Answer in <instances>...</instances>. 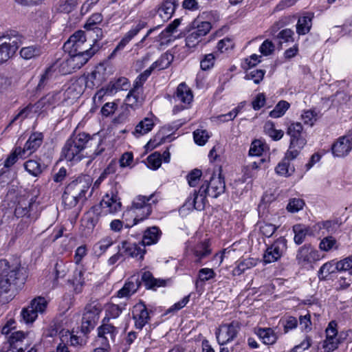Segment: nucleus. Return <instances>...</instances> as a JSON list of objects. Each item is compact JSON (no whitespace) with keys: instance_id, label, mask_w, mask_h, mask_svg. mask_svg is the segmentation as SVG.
<instances>
[{"instance_id":"obj_43","label":"nucleus","mask_w":352,"mask_h":352,"mask_svg":"<svg viewBox=\"0 0 352 352\" xmlns=\"http://www.w3.org/2000/svg\"><path fill=\"white\" fill-rule=\"evenodd\" d=\"M289 160H292L287 159L285 155L283 161L278 164V165L275 168V171L278 175L280 176L288 177L294 172V168L289 167Z\"/></svg>"},{"instance_id":"obj_10","label":"nucleus","mask_w":352,"mask_h":352,"mask_svg":"<svg viewBox=\"0 0 352 352\" xmlns=\"http://www.w3.org/2000/svg\"><path fill=\"white\" fill-rule=\"evenodd\" d=\"M241 329V324L238 321H232L229 324H221L216 333L218 343L224 345L232 341L237 336Z\"/></svg>"},{"instance_id":"obj_52","label":"nucleus","mask_w":352,"mask_h":352,"mask_svg":"<svg viewBox=\"0 0 352 352\" xmlns=\"http://www.w3.org/2000/svg\"><path fill=\"white\" fill-rule=\"evenodd\" d=\"M53 76V72L52 67H48L45 69V72L41 76L40 80L36 87L37 91H41L45 88V87L52 80Z\"/></svg>"},{"instance_id":"obj_22","label":"nucleus","mask_w":352,"mask_h":352,"mask_svg":"<svg viewBox=\"0 0 352 352\" xmlns=\"http://www.w3.org/2000/svg\"><path fill=\"white\" fill-rule=\"evenodd\" d=\"M352 148L351 139L343 136L338 139L331 146L332 153L334 156L341 157L349 154Z\"/></svg>"},{"instance_id":"obj_62","label":"nucleus","mask_w":352,"mask_h":352,"mask_svg":"<svg viewBox=\"0 0 352 352\" xmlns=\"http://www.w3.org/2000/svg\"><path fill=\"white\" fill-rule=\"evenodd\" d=\"M147 161L151 166V168L156 170L162 164V155L160 153L155 152L148 156Z\"/></svg>"},{"instance_id":"obj_8","label":"nucleus","mask_w":352,"mask_h":352,"mask_svg":"<svg viewBox=\"0 0 352 352\" xmlns=\"http://www.w3.org/2000/svg\"><path fill=\"white\" fill-rule=\"evenodd\" d=\"M48 302L45 298L38 296L34 298L30 304L22 309L21 318L25 323H32L38 317V314H43L47 309Z\"/></svg>"},{"instance_id":"obj_60","label":"nucleus","mask_w":352,"mask_h":352,"mask_svg":"<svg viewBox=\"0 0 352 352\" xmlns=\"http://www.w3.org/2000/svg\"><path fill=\"white\" fill-rule=\"evenodd\" d=\"M102 15L100 13L93 14L87 21L84 25L85 29L89 30L96 27L98 24L102 21Z\"/></svg>"},{"instance_id":"obj_58","label":"nucleus","mask_w":352,"mask_h":352,"mask_svg":"<svg viewBox=\"0 0 352 352\" xmlns=\"http://www.w3.org/2000/svg\"><path fill=\"white\" fill-rule=\"evenodd\" d=\"M78 3V0H61L58 10L65 13L72 12Z\"/></svg>"},{"instance_id":"obj_29","label":"nucleus","mask_w":352,"mask_h":352,"mask_svg":"<svg viewBox=\"0 0 352 352\" xmlns=\"http://www.w3.org/2000/svg\"><path fill=\"white\" fill-rule=\"evenodd\" d=\"M161 234L162 232L157 226H153L147 228L144 232L142 240V246L144 248L146 245H151L156 243Z\"/></svg>"},{"instance_id":"obj_13","label":"nucleus","mask_w":352,"mask_h":352,"mask_svg":"<svg viewBox=\"0 0 352 352\" xmlns=\"http://www.w3.org/2000/svg\"><path fill=\"white\" fill-rule=\"evenodd\" d=\"M287 241L283 237L278 239L270 247H268L263 255L265 263L278 261L286 249Z\"/></svg>"},{"instance_id":"obj_27","label":"nucleus","mask_w":352,"mask_h":352,"mask_svg":"<svg viewBox=\"0 0 352 352\" xmlns=\"http://www.w3.org/2000/svg\"><path fill=\"white\" fill-rule=\"evenodd\" d=\"M179 6L177 0H164L158 8L160 16L164 21H168L174 14L175 9Z\"/></svg>"},{"instance_id":"obj_23","label":"nucleus","mask_w":352,"mask_h":352,"mask_svg":"<svg viewBox=\"0 0 352 352\" xmlns=\"http://www.w3.org/2000/svg\"><path fill=\"white\" fill-rule=\"evenodd\" d=\"M102 144L103 139L98 133L91 135L89 134L87 148H90L91 151H92L91 156L93 158L101 155L104 152L105 148L102 146Z\"/></svg>"},{"instance_id":"obj_6","label":"nucleus","mask_w":352,"mask_h":352,"mask_svg":"<svg viewBox=\"0 0 352 352\" xmlns=\"http://www.w3.org/2000/svg\"><path fill=\"white\" fill-rule=\"evenodd\" d=\"M153 195L149 197L138 195L133 201L129 212H132L135 216L133 219V223L125 224L126 228H131L148 217L152 212L151 204L148 203L153 198Z\"/></svg>"},{"instance_id":"obj_57","label":"nucleus","mask_w":352,"mask_h":352,"mask_svg":"<svg viewBox=\"0 0 352 352\" xmlns=\"http://www.w3.org/2000/svg\"><path fill=\"white\" fill-rule=\"evenodd\" d=\"M113 243V241L111 237H109V236L105 237V238L102 239V240H100L99 242H98L94 245L95 252L97 253L98 250H100L99 254H101L103 252H104L109 247L112 245Z\"/></svg>"},{"instance_id":"obj_64","label":"nucleus","mask_w":352,"mask_h":352,"mask_svg":"<svg viewBox=\"0 0 352 352\" xmlns=\"http://www.w3.org/2000/svg\"><path fill=\"white\" fill-rule=\"evenodd\" d=\"M261 56L256 54H252L250 58H245V62L242 65V67L245 70H248L250 68L256 66L258 63L261 62Z\"/></svg>"},{"instance_id":"obj_51","label":"nucleus","mask_w":352,"mask_h":352,"mask_svg":"<svg viewBox=\"0 0 352 352\" xmlns=\"http://www.w3.org/2000/svg\"><path fill=\"white\" fill-rule=\"evenodd\" d=\"M99 209L100 206H94L91 208L92 211L87 213L86 217V227L88 229H94L98 223L100 215L98 211Z\"/></svg>"},{"instance_id":"obj_31","label":"nucleus","mask_w":352,"mask_h":352,"mask_svg":"<svg viewBox=\"0 0 352 352\" xmlns=\"http://www.w3.org/2000/svg\"><path fill=\"white\" fill-rule=\"evenodd\" d=\"M340 225L341 223H340L338 219H336L333 220H327L324 221L318 222V223L313 226V228H314L315 232L319 231L322 229L325 230L327 233L322 232L323 235H324L325 234H332L336 233L338 230Z\"/></svg>"},{"instance_id":"obj_42","label":"nucleus","mask_w":352,"mask_h":352,"mask_svg":"<svg viewBox=\"0 0 352 352\" xmlns=\"http://www.w3.org/2000/svg\"><path fill=\"white\" fill-rule=\"evenodd\" d=\"M264 131L273 140L278 141L280 140L284 135L283 130H278L275 128V124L272 121H267L264 125Z\"/></svg>"},{"instance_id":"obj_56","label":"nucleus","mask_w":352,"mask_h":352,"mask_svg":"<svg viewBox=\"0 0 352 352\" xmlns=\"http://www.w3.org/2000/svg\"><path fill=\"white\" fill-rule=\"evenodd\" d=\"M265 74V71L263 69H255L251 71L249 73L247 72L245 76V79L253 80L255 84H259L263 79Z\"/></svg>"},{"instance_id":"obj_12","label":"nucleus","mask_w":352,"mask_h":352,"mask_svg":"<svg viewBox=\"0 0 352 352\" xmlns=\"http://www.w3.org/2000/svg\"><path fill=\"white\" fill-rule=\"evenodd\" d=\"M109 320V318H104L102 324L97 329L98 340L104 346H109V340L114 342L118 332L116 327L108 323Z\"/></svg>"},{"instance_id":"obj_17","label":"nucleus","mask_w":352,"mask_h":352,"mask_svg":"<svg viewBox=\"0 0 352 352\" xmlns=\"http://www.w3.org/2000/svg\"><path fill=\"white\" fill-rule=\"evenodd\" d=\"M148 23L143 20H139L137 24L133 26L122 38L116 47L112 52L111 56H113L119 50L124 49V47L140 32L141 30L146 28Z\"/></svg>"},{"instance_id":"obj_47","label":"nucleus","mask_w":352,"mask_h":352,"mask_svg":"<svg viewBox=\"0 0 352 352\" xmlns=\"http://www.w3.org/2000/svg\"><path fill=\"white\" fill-rule=\"evenodd\" d=\"M69 138L78 146L82 152L87 148V138H89V133L82 132L79 133H73Z\"/></svg>"},{"instance_id":"obj_19","label":"nucleus","mask_w":352,"mask_h":352,"mask_svg":"<svg viewBox=\"0 0 352 352\" xmlns=\"http://www.w3.org/2000/svg\"><path fill=\"white\" fill-rule=\"evenodd\" d=\"M35 200L32 198L30 199H22L19 201L15 210L14 216L16 218L30 217L31 212L37 208Z\"/></svg>"},{"instance_id":"obj_20","label":"nucleus","mask_w":352,"mask_h":352,"mask_svg":"<svg viewBox=\"0 0 352 352\" xmlns=\"http://www.w3.org/2000/svg\"><path fill=\"white\" fill-rule=\"evenodd\" d=\"M296 258L299 263L311 264L320 259L318 251L314 250L311 245H305L298 251Z\"/></svg>"},{"instance_id":"obj_54","label":"nucleus","mask_w":352,"mask_h":352,"mask_svg":"<svg viewBox=\"0 0 352 352\" xmlns=\"http://www.w3.org/2000/svg\"><path fill=\"white\" fill-rule=\"evenodd\" d=\"M170 62L169 55L164 54L151 65V67L153 69H158L159 70H162L166 69L170 65Z\"/></svg>"},{"instance_id":"obj_15","label":"nucleus","mask_w":352,"mask_h":352,"mask_svg":"<svg viewBox=\"0 0 352 352\" xmlns=\"http://www.w3.org/2000/svg\"><path fill=\"white\" fill-rule=\"evenodd\" d=\"M83 158L82 151L69 138L62 148L60 159L68 162H78Z\"/></svg>"},{"instance_id":"obj_14","label":"nucleus","mask_w":352,"mask_h":352,"mask_svg":"<svg viewBox=\"0 0 352 352\" xmlns=\"http://www.w3.org/2000/svg\"><path fill=\"white\" fill-rule=\"evenodd\" d=\"M132 316L135 328L140 330L142 329L151 318L150 312L142 301H140L133 306Z\"/></svg>"},{"instance_id":"obj_32","label":"nucleus","mask_w":352,"mask_h":352,"mask_svg":"<svg viewBox=\"0 0 352 352\" xmlns=\"http://www.w3.org/2000/svg\"><path fill=\"white\" fill-rule=\"evenodd\" d=\"M25 170L34 177L39 176L45 169V165L41 159L29 160L23 164Z\"/></svg>"},{"instance_id":"obj_34","label":"nucleus","mask_w":352,"mask_h":352,"mask_svg":"<svg viewBox=\"0 0 352 352\" xmlns=\"http://www.w3.org/2000/svg\"><path fill=\"white\" fill-rule=\"evenodd\" d=\"M142 280L148 289H155L157 287H164L166 285V280L155 278L149 272H145L142 275Z\"/></svg>"},{"instance_id":"obj_18","label":"nucleus","mask_w":352,"mask_h":352,"mask_svg":"<svg viewBox=\"0 0 352 352\" xmlns=\"http://www.w3.org/2000/svg\"><path fill=\"white\" fill-rule=\"evenodd\" d=\"M207 197L206 193L204 194L201 192V188L199 190H195L192 195L187 199L184 204V207H186L187 209H195L197 210H202L205 208L207 203Z\"/></svg>"},{"instance_id":"obj_30","label":"nucleus","mask_w":352,"mask_h":352,"mask_svg":"<svg viewBox=\"0 0 352 352\" xmlns=\"http://www.w3.org/2000/svg\"><path fill=\"white\" fill-rule=\"evenodd\" d=\"M43 140V135L42 133L35 132L30 135L28 141L25 144L22 151H24V153L26 151H29L30 154L36 151L40 146L42 144Z\"/></svg>"},{"instance_id":"obj_36","label":"nucleus","mask_w":352,"mask_h":352,"mask_svg":"<svg viewBox=\"0 0 352 352\" xmlns=\"http://www.w3.org/2000/svg\"><path fill=\"white\" fill-rule=\"evenodd\" d=\"M86 41V36L85 32L82 30L76 32L72 36H71L69 40L65 43L63 47L65 50L69 48H80L81 45H83Z\"/></svg>"},{"instance_id":"obj_50","label":"nucleus","mask_w":352,"mask_h":352,"mask_svg":"<svg viewBox=\"0 0 352 352\" xmlns=\"http://www.w3.org/2000/svg\"><path fill=\"white\" fill-rule=\"evenodd\" d=\"M340 271L342 265H322L318 271V277L321 280L328 279L332 274Z\"/></svg>"},{"instance_id":"obj_9","label":"nucleus","mask_w":352,"mask_h":352,"mask_svg":"<svg viewBox=\"0 0 352 352\" xmlns=\"http://www.w3.org/2000/svg\"><path fill=\"white\" fill-rule=\"evenodd\" d=\"M201 188V192L206 194L212 198H217L220 195L223 193L226 190V184L224 177L221 174V168H219L218 177H215L213 173L210 177V180H204Z\"/></svg>"},{"instance_id":"obj_25","label":"nucleus","mask_w":352,"mask_h":352,"mask_svg":"<svg viewBox=\"0 0 352 352\" xmlns=\"http://www.w3.org/2000/svg\"><path fill=\"white\" fill-rule=\"evenodd\" d=\"M175 101H179L184 104H189L193 99V95L190 89L184 83H180L173 96Z\"/></svg>"},{"instance_id":"obj_37","label":"nucleus","mask_w":352,"mask_h":352,"mask_svg":"<svg viewBox=\"0 0 352 352\" xmlns=\"http://www.w3.org/2000/svg\"><path fill=\"white\" fill-rule=\"evenodd\" d=\"M215 273L213 270L210 268H203L199 272L198 278L195 281V287L198 293H201L204 289L203 283L207 280L213 278Z\"/></svg>"},{"instance_id":"obj_38","label":"nucleus","mask_w":352,"mask_h":352,"mask_svg":"<svg viewBox=\"0 0 352 352\" xmlns=\"http://www.w3.org/2000/svg\"><path fill=\"white\" fill-rule=\"evenodd\" d=\"M129 87V80L126 78L121 77L116 81H111L105 88V94L112 95L118 90H126Z\"/></svg>"},{"instance_id":"obj_49","label":"nucleus","mask_w":352,"mask_h":352,"mask_svg":"<svg viewBox=\"0 0 352 352\" xmlns=\"http://www.w3.org/2000/svg\"><path fill=\"white\" fill-rule=\"evenodd\" d=\"M24 154V151H22L21 147H16L5 160V168H9L12 166L18 161L19 157H23Z\"/></svg>"},{"instance_id":"obj_28","label":"nucleus","mask_w":352,"mask_h":352,"mask_svg":"<svg viewBox=\"0 0 352 352\" xmlns=\"http://www.w3.org/2000/svg\"><path fill=\"white\" fill-rule=\"evenodd\" d=\"M26 335L22 331H14L8 335V340L10 347L12 349V352H23L24 349L21 346V343L25 338Z\"/></svg>"},{"instance_id":"obj_53","label":"nucleus","mask_w":352,"mask_h":352,"mask_svg":"<svg viewBox=\"0 0 352 352\" xmlns=\"http://www.w3.org/2000/svg\"><path fill=\"white\" fill-rule=\"evenodd\" d=\"M305 201L302 199L293 198L290 199L287 206V210L292 213H295L303 208Z\"/></svg>"},{"instance_id":"obj_24","label":"nucleus","mask_w":352,"mask_h":352,"mask_svg":"<svg viewBox=\"0 0 352 352\" xmlns=\"http://www.w3.org/2000/svg\"><path fill=\"white\" fill-rule=\"evenodd\" d=\"M100 206L102 208H107L110 213H114L120 210L122 204L117 193L111 192V195L107 194L103 197Z\"/></svg>"},{"instance_id":"obj_46","label":"nucleus","mask_w":352,"mask_h":352,"mask_svg":"<svg viewBox=\"0 0 352 352\" xmlns=\"http://www.w3.org/2000/svg\"><path fill=\"white\" fill-rule=\"evenodd\" d=\"M154 126V122L152 119L145 118L143 120L140 121L135 126L134 134L143 135L151 131Z\"/></svg>"},{"instance_id":"obj_45","label":"nucleus","mask_w":352,"mask_h":352,"mask_svg":"<svg viewBox=\"0 0 352 352\" xmlns=\"http://www.w3.org/2000/svg\"><path fill=\"white\" fill-rule=\"evenodd\" d=\"M194 29L192 31L195 32L199 37L206 35L210 30L212 25L208 21H199V19H195L192 22Z\"/></svg>"},{"instance_id":"obj_63","label":"nucleus","mask_w":352,"mask_h":352,"mask_svg":"<svg viewBox=\"0 0 352 352\" xmlns=\"http://www.w3.org/2000/svg\"><path fill=\"white\" fill-rule=\"evenodd\" d=\"M215 57L213 54H208L204 56L200 61V67L202 70L210 69L213 67L214 63Z\"/></svg>"},{"instance_id":"obj_1","label":"nucleus","mask_w":352,"mask_h":352,"mask_svg":"<svg viewBox=\"0 0 352 352\" xmlns=\"http://www.w3.org/2000/svg\"><path fill=\"white\" fill-rule=\"evenodd\" d=\"M28 276V269L25 265H0V294H8L23 285Z\"/></svg>"},{"instance_id":"obj_59","label":"nucleus","mask_w":352,"mask_h":352,"mask_svg":"<svg viewBox=\"0 0 352 352\" xmlns=\"http://www.w3.org/2000/svg\"><path fill=\"white\" fill-rule=\"evenodd\" d=\"M202 175V172L201 170L195 168L190 171L187 175V180L188 184L191 187H195L198 184L201 177Z\"/></svg>"},{"instance_id":"obj_16","label":"nucleus","mask_w":352,"mask_h":352,"mask_svg":"<svg viewBox=\"0 0 352 352\" xmlns=\"http://www.w3.org/2000/svg\"><path fill=\"white\" fill-rule=\"evenodd\" d=\"M62 101L61 91H53L42 97L36 104V109L41 112L54 109Z\"/></svg>"},{"instance_id":"obj_55","label":"nucleus","mask_w":352,"mask_h":352,"mask_svg":"<svg viewBox=\"0 0 352 352\" xmlns=\"http://www.w3.org/2000/svg\"><path fill=\"white\" fill-rule=\"evenodd\" d=\"M264 151V144L260 140H254L250 146L249 155L251 156H260Z\"/></svg>"},{"instance_id":"obj_33","label":"nucleus","mask_w":352,"mask_h":352,"mask_svg":"<svg viewBox=\"0 0 352 352\" xmlns=\"http://www.w3.org/2000/svg\"><path fill=\"white\" fill-rule=\"evenodd\" d=\"M293 231L295 234L294 241L296 244H301L306 236V235H314V228L313 227L305 226L302 224H296L293 226Z\"/></svg>"},{"instance_id":"obj_39","label":"nucleus","mask_w":352,"mask_h":352,"mask_svg":"<svg viewBox=\"0 0 352 352\" xmlns=\"http://www.w3.org/2000/svg\"><path fill=\"white\" fill-rule=\"evenodd\" d=\"M83 269L81 265L79 267H76L74 271L73 276L69 280V283L72 285L74 291L76 294H79L82 290L84 285Z\"/></svg>"},{"instance_id":"obj_2","label":"nucleus","mask_w":352,"mask_h":352,"mask_svg":"<svg viewBox=\"0 0 352 352\" xmlns=\"http://www.w3.org/2000/svg\"><path fill=\"white\" fill-rule=\"evenodd\" d=\"M91 186V181L86 176H79L69 182L65 188L62 195L63 202L69 209L73 208L79 202L87 200L85 196Z\"/></svg>"},{"instance_id":"obj_44","label":"nucleus","mask_w":352,"mask_h":352,"mask_svg":"<svg viewBox=\"0 0 352 352\" xmlns=\"http://www.w3.org/2000/svg\"><path fill=\"white\" fill-rule=\"evenodd\" d=\"M341 336L342 334L339 336H326V339L322 344L324 352H332L336 350L342 342Z\"/></svg>"},{"instance_id":"obj_4","label":"nucleus","mask_w":352,"mask_h":352,"mask_svg":"<svg viewBox=\"0 0 352 352\" xmlns=\"http://www.w3.org/2000/svg\"><path fill=\"white\" fill-rule=\"evenodd\" d=\"M286 133L289 136V145L286 152V158L294 160L307 144V134L300 122H293L289 125Z\"/></svg>"},{"instance_id":"obj_7","label":"nucleus","mask_w":352,"mask_h":352,"mask_svg":"<svg viewBox=\"0 0 352 352\" xmlns=\"http://www.w3.org/2000/svg\"><path fill=\"white\" fill-rule=\"evenodd\" d=\"M102 311V306L98 300L92 301L85 306L81 322V331L84 334L89 333L94 329Z\"/></svg>"},{"instance_id":"obj_26","label":"nucleus","mask_w":352,"mask_h":352,"mask_svg":"<svg viewBox=\"0 0 352 352\" xmlns=\"http://www.w3.org/2000/svg\"><path fill=\"white\" fill-rule=\"evenodd\" d=\"M210 243L209 240H205L198 243L193 250L195 262H202L204 258L211 254Z\"/></svg>"},{"instance_id":"obj_35","label":"nucleus","mask_w":352,"mask_h":352,"mask_svg":"<svg viewBox=\"0 0 352 352\" xmlns=\"http://www.w3.org/2000/svg\"><path fill=\"white\" fill-rule=\"evenodd\" d=\"M313 13H307L306 15L300 17L296 25V32L299 35L307 34L312 25Z\"/></svg>"},{"instance_id":"obj_5","label":"nucleus","mask_w":352,"mask_h":352,"mask_svg":"<svg viewBox=\"0 0 352 352\" xmlns=\"http://www.w3.org/2000/svg\"><path fill=\"white\" fill-rule=\"evenodd\" d=\"M0 44V63L2 65L14 56L23 44L25 37L15 30H10L3 35Z\"/></svg>"},{"instance_id":"obj_61","label":"nucleus","mask_w":352,"mask_h":352,"mask_svg":"<svg viewBox=\"0 0 352 352\" xmlns=\"http://www.w3.org/2000/svg\"><path fill=\"white\" fill-rule=\"evenodd\" d=\"M193 138L196 144L200 146H203L207 142L209 136L206 130L197 129L194 131Z\"/></svg>"},{"instance_id":"obj_48","label":"nucleus","mask_w":352,"mask_h":352,"mask_svg":"<svg viewBox=\"0 0 352 352\" xmlns=\"http://www.w3.org/2000/svg\"><path fill=\"white\" fill-rule=\"evenodd\" d=\"M290 107V104L285 100L279 101L274 109L270 112V116L273 118L282 117Z\"/></svg>"},{"instance_id":"obj_21","label":"nucleus","mask_w":352,"mask_h":352,"mask_svg":"<svg viewBox=\"0 0 352 352\" xmlns=\"http://www.w3.org/2000/svg\"><path fill=\"white\" fill-rule=\"evenodd\" d=\"M141 282L138 276H131L124 283V286L118 291L117 296L119 298H129L134 294L139 289Z\"/></svg>"},{"instance_id":"obj_3","label":"nucleus","mask_w":352,"mask_h":352,"mask_svg":"<svg viewBox=\"0 0 352 352\" xmlns=\"http://www.w3.org/2000/svg\"><path fill=\"white\" fill-rule=\"evenodd\" d=\"M69 58L60 63V71L63 74H71L76 69H80L89 59L98 50V47L92 46L88 50H79V48H69Z\"/></svg>"},{"instance_id":"obj_11","label":"nucleus","mask_w":352,"mask_h":352,"mask_svg":"<svg viewBox=\"0 0 352 352\" xmlns=\"http://www.w3.org/2000/svg\"><path fill=\"white\" fill-rule=\"evenodd\" d=\"M123 253L126 256L137 258L138 261H141L144 258L146 250L144 247L142 248L140 245L124 241L122 243V247L119 248V253L112 256L109 258V262L113 264L118 261L120 254Z\"/></svg>"},{"instance_id":"obj_41","label":"nucleus","mask_w":352,"mask_h":352,"mask_svg":"<svg viewBox=\"0 0 352 352\" xmlns=\"http://www.w3.org/2000/svg\"><path fill=\"white\" fill-rule=\"evenodd\" d=\"M256 334L265 344H273L277 340V336L271 328H259Z\"/></svg>"},{"instance_id":"obj_40","label":"nucleus","mask_w":352,"mask_h":352,"mask_svg":"<svg viewBox=\"0 0 352 352\" xmlns=\"http://www.w3.org/2000/svg\"><path fill=\"white\" fill-rule=\"evenodd\" d=\"M42 47L38 45L24 47L20 50V56L25 60L38 57L42 54Z\"/></svg>"}]
</instances>
